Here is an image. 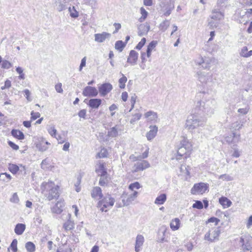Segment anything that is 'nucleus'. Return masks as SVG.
I'll return each instance as SVG.
<instances>
[{"instance_id":"32","label":"nucleus","mask_w":252,"mask_h":252,"mask_svg":"<svg viewBox=\"0 0 252 252\" xmlns=\"http://www.w3.org/2000/svg\"><path fill=\"white\" fill-rule=\"evenodd\" d=\"M109 179L108 174L100 176L99 185L102 187L106 186L108 183Z\"/></svg>"},{"instance_id":"27","label":"nucleus","mask_w":252,"mask_h":252,"mask_svg":"<svg viewBox=\"0 0 252 252\" xmlns=\"http://www.w3.org/2000/svg\"><path fill=\"white\" fill-rule=\"evenodd\" d=\"M145 116L148 120L151 122L156 121L158 119L157 113L149 111L145 114Z\"/></svg>"},{"instance_id":"49","label":"nucleus","mask_w":252,"mask_h":252,"mask_svg":"<svg viewBox=\"0 0 252 252\" xmlns=\"http://www.w3.org/2000/svg\"><path fill=\"white\" fill-rule=\"evenodd\" d=\"M142 116V114L140 113H136L132 115V118L130 120V122L131 124H133L136 121L139 120Z\"/></svg>"},{"instance_id":"56","label":"nucleus","mask_w":252,"mask_h":252,"mask_svg":"<svg viewBox=\"0 0 252 252\" xmlns=\"http://www.w3.org/2000/svg\"><path fill=\"white\" fill-rule=\"evenodd\" d=\"M140 188V185L137 182L130 184L128 187V189L131 190H133L134 189H139Z\"/></svg>"},{"instance_id":"45","label":"nucleus","mask_w":252,"mask_h":252,"mask_svg":"<svg viewBox=\"0 0 252 252\" xmlns=\"http://www.w3.org/2000/svg\"><path fill=\"white\" fill-rule=\"evenodd\" d=\"M68 11L70 12V16L72 18H77L79 16L78 12L75 9L74 6L72 7L71 8L70 7L68 8Z\"/></svg>"},{"instance_id":"46","label":"nucleus","mask_w":252,"mask_h":252,"mask_svg":"<svg viewBox=\"0 0 252 252\" xmlns=\"http://www.w3.org/2000/svg\"><path fill=\"white\" fill-rule=\"evenodd\" d=\"M36 147L39 150V151L41 152L45 151L48 148V146L46 145V144H44L43 141L37 144L36 145Z\"/></svg>"},{"instance_id":"39","label":"nucleus","mask_w":252,"mask_h":252,"mask_svg":"<svg viewBox=\"0 0 252 252\" xmlns=\"http://www.w3.org/2000/svg\"><path fill=\"white\" fill-rule=\"evenodd\" d=\"M241 55L246 58L249 57L252 55V50L248 51L247 47L245 46L241 50Z\"/></svg>"},{"instance_id":"7","label":"nucleus","mask_w":252,"mask_h":252,"mask_svg":"<svg viewBox=\"0 0 252 252\" xmlns=\"http://www.w3.org/2000/svg\"><path fill=\"white\" fill-rule=\"evenodd\" d=\"M208 186L206 184L200 183L196 184L191 189L192 194L200 193L203 194L208 189Z\"/></svg>"},{"instance_id":"5","label":"nucleus","mask_w":252,"mask_h":252,"mask_svg":"<svg viewBox=\"0 0 252 252\" xmlns=\"http://www.w3.org/2000/svg\"><path fill=\"white\" fill-rule=\"evenodd\" d=\"M240 243L244 252L249 251L252 246V237L249 235H243L240 237Z\"/></svg>"},{"instance_id":"31","label":"nucleus","mask_w":252,"mask_h":252,"mask_svg":"<svg viewBox=\"0 0 252 252\" xmlns=\"http://www.w3.org/2000/svg\"><path fill=\"white\" fill-rule=\"evenodd\" d=\"M69 217L68 220L64 223L63 228L66 230H70L74 228V222L70 220V215L68 214Z\"/></svg>"},{"instance_id":"52","label":"nucleus","mask_w":252,"mask_h":252,"mask_svg":"<svg viewBox=\"0 0 252 252\" xmlns=\"http://www.w3.org/2000/svg\"><path fill=\"white\" fill-rule=\"evenodd\" d=\"M140 12L142 15V17L140 18V21L142 22L143 20H145L148 15V12L146 10L143 8L141 7L140 8Z\"/></svg>"},{"instance_id":"20","label":"nucleus","mask_w":252,"mask_h":252,"mask_svg":"<svg viewBox=\"0 0 252 252\" xmlns=\"http://www.w3.org/2000/svg\"><path fill=\"white\" fill-rule=\"evenodd\" d=\"M150 30V26L141 24L138 28V34L140 36L147 34Z\"/></svg>"},{"instance_id":"19","label":"nucleus","mask_w":252,"mask_h":252,"mask_svg":"<svg viewBox=\"0 0 252 252\" xmlns=\"http://www.w3.org/2000/svg\"><path fill=\"white\" fill-rule=\"evenodd\" d=\"M95 172L98 174L99 176L107 175V169L105 168L104 163L99 162L98 167L95 169Z\"/></svg>"},{"instance_id":"28","label":"nucleus","mask_w":252,"mask_h":252,"mask_svg":"<svg viewBox=\"0 0 252 252\" xmlns=\"http://www.w3.org/2000/svg\"><path fill=\"white\" fill-rule=\"evenodd\" d=\"M166 199L167 197L166 194L162 193L156 198L155 203L157 205L163 204L166 201Z\"/></svg>"},{"instance_id":"59","label":"nucleus","mask_w":252,"mask_h":252,"mask_svg":"<svg viewBox=\"0 0 252 252\" xmlns=\"http://www.w3.org/2000/svg\"><path fill=\"white\" fill-rule=\"evenodd\" d=\"M249 109V107H246L244 108H239L238 110V112L242 115H246L248 113Z\"/></svg>"},{"instance_id":"64","label":"nucleus","mask_w":252,"mask_h":252,"mask_svg":"<svg viewBox=\"0 0 252 252\" xmlns=\"http://www.w3.org/2000/svg\"><path fill=\"white\" fill-rule=\"evenodd\" d=\"M8 144L13 150H17L19 149V147L18 145H16L14 142H13L11 141H8Z\"/></svg>"},{"instance_id":"51","label":"nucleus","mask_w":252,"mask_h":252,"mask_svg":"<svg viewBox=\"0 0 252 252\" xmlns=\"http://www.w3.org/2000/svg\"><path fill=\"white\" fill-rule=\"evenodd\" d=\"M219 179H221L223 181H232L233 179L230 176H229V175L226 174L220 175V176H219Z\"/></svg>"},{"instance_id":"18","label":"nucleus","mask_w":252,"mask_h":252,"mask_svg":"<svg viewBox=\"0 0 252 252\" xmlns=\"http://www.w3.org/2000/svg\"><path fill=\"white\" fill-rule=\"evenodd\" d=\"M190 152L191 151H187V150H186V149L179 146V147L178 148L177 151L178 155L177 157V159H181V158L184 155L185 156V158H187L189 156Z\"/></svg>"},{"instance_id":"40","label":"nucleus","mask_w":252,"mask_h":252,"mask_svg":"<svg viewBox=\"0 0 252 252\" xmlns=\"http://www.w3.org/2000/svg\"><path fill=\"white\" fill-rule=\"evenodd\" d=\"M25 247L29 252H34L35 251V245L32 242L26 243Z\"/></svg>"},{"instance_id":"4","label":"nucleus","mask_w":252,"mask_h":252,"mask_svg":"<svg viewBox=\"0 0 252 252\" xmlns=\"http://www.w3.org/2000/svg\"><path fill=\"white\" fill-rule=\"evenodd\" d=\"M46 188L48 189L46 197L48 200L50 201L54 199H57L59 196V189L58 186H55L54 182L51 181L46 184Z\"/></svg>"},{"instance_id":"17","label":"nucleus","mask_w":252,"mask_h":252,"mask_svg":"<svg viewBox=\"0 0 252 252\" xmlns=\"http://www.w3.org/2000/svg\"><path fill=\"white\" fill-rule=\"evenodd\" d=\"M102 100L100 98H91L87 105L92 109H97L101 105Z\"/></svg>"},{"instance_id":"12","label":"nucleus","mask_w":252,"mask_h":252,"mask_svg":"<svg viewBox=\"0 0 252 252\" xmlns=\"http://www.w3.org/2000/svg\"><path fill=\"white\" fill-rule=\"evenodd\" d=\"M91 196L94 199H101L103 196L101 188L99 187H94L91 191Z\"/></svg>"},{"instance_id":"21","label":"nucleus","mask_w":252,"mask_h":252,"mask_svg":"<svg viewBox=\"0 0 252 252\" xmlns=\"http://www.w3.org/2000/svg\"><path fill=\"white\" fill-rule=\"evenodd\" d=\"M223 17V13L219 9H214L212 10L211 18L215 20H220Z\"/></svg>"},{"instance_id":"35","label":"nucleus","mask_w":252,"mask_h":252,"mask_svg":"<svg viewBox=\"0 0 252 252\" xmlns=\"http://www.w3.org/2000/svg\"><path fill=\"white\" fill-rule=\"evenodd\" d=\"M118 135V131L116 126H114L110 128L108 131L107 136L110 137H116Z\"/></svg>"},{"instance_id":"50","label":"nucleus","mask_w":252,"mask_h":252,"mask_svg":"<svg viewBox=\"0 0 252 252\" xmlns=\"http://www.w3.org/2000/svg\"><path fill=\"white\" fill-rule=\"evenodd\" d=\"M17 240L16 239H14L12 242H11L10 247L11 249V250L13 252H17Z\"/></svg>"},{"instance_id":"58","label":"nucleus","mask_w":252,"mask_h":252,"mask_svg":"<svg viewBox=\"0 0 252 252\" xmlns=\"http://www.w3.org/2000/svg\"><path fill=\"white\" fill-rule=\"evenodd\" d=\"M31 119L32 120H35L36 119L38 118L40 116V114L39 112H34L33 111H32L31 113Z\"/></svg>"},{"instance_id":"38","label":"nucleus","mask_w":252,"mask_h":252,"mask_svg":"<svg viewBox=\"0 0 252 252\" xmlns=\"http://www.w3.org/2000/svg\"><path fill=\"white\" fill-rule=\"evenodd\" d=\"M120 74L122 75V77L119 79V87L121 89H124L126 86L125 83L127 79L122 72H120Z\"/></svg>"},{"instance_id":"22","label":"nucleus","mask_w":252,"mask_h":252,"mask_svg":"<svg viewBox=\"0 0 252 252\" xmlns=\"http://www.w3.org/2000/svg\"><path fill=\"white\" fill-rule=\"evenodd\" d=\"M180 146L186 149L187 151H191L192 145L189 141L187 138L184 137L180 142Z\"/></svg>"},{"instance_id":"33","label":"nucleus","mask_w":252,"mask_h":252,"mask_svg":"<svg viewBox=\"0 0 252 252\" xmlns=\"http://www.w3.org/2000/svg\"><path fill=\"white\" fill-rule=\"evenodd\" d=\"M126 45V43L124 42L122 40H118L115 44V48L119 52H122Z\"/></svg>"},{"instance_id":"24","label":"nucleus","mask_w":252,"mask_h":252,"mask_svg":"<svg viewBox=\"0 0 252 252\" xmlns=\"http://www.w3.org/2000/svg\"><path fill=\"white\" fill-rule=\"evenodd\" d=\"M26 229V225L24 223H18L14 228L15 233L18 235H22Z\"/></svg>"},{"instance_id":"44","label":"nucleus","mask_w":252,"mask_h":252,"mask_svg":"<svg viewBox=\"0 0 252 252\" xmlns=\"http://www.w3.org/2000/svg\"><path fill=\"white\" fill-rule=\"evenodd\" d=\"M108 156L107 150L105 148H102L100 152L97 154V158H105Z\"/></svg>"},{"instance_id":"53","label":"nucleus","mask_w":252,"mask_h":252,"mask_svg":"<svg viewBox=\"0 0 252 252\" xmlns=\"http://www.w3.org/2000/svg\"><path fill=\"white\" fill-rule=\"evenodd\" d=\"M49 164V160L47 158H45L41 162V167L43 169H47L49 168L48 165Z\"/></svg>"},{"instance_id":"37","label":"nucleus","mask_w":252,"mask_h":252,"mask_svg":"<svg viewBox=\"0 0 252 252\" xmlns=\"http://www.w3.org/2000/svg\"><path fill=\"white\" fill-rule=\"evenodd\" d=\"M244 124V122H238L236 121L232 124L231 128L234 130H239L243 126Z\"/></svg>"},{"instance_id":"57","label":"nucleus","mask_w":252,"mask_h":252,"mask_svg":"<svg viewBox=\"0 0 252 252\" xmlns=\"http://www.w3.org/2000/svg\"><path fill=\"white\" fill-rule=\"evenodd\" d=\"M66 2V0H63V3H62V2H60L58 6V7H57V9L59 11H62L64 9H65L66 8V5L65 4V3Z\"/></svg>"},{"instance_id":"55","label":"nucleus","mask_w":252,"mask_h":252,"mask_svg":"<svg viewBox=\"0 0 252 252\" xmlns=\"http://www.w3.org/2000/svg\"><path fill=\"white\" fill-rule=\"evenodd\" d=\"M192 207L193 208H196V209H201L203 207V205L202 202L201 201L197 200L192 205Z\"/></svg>"},{"instance_id":"2","label":"nucleus","mask_w":252,"mask_h":252,"mask_svg":"<svg viewBox=\"0 0 252 252\" xmlns=\"http://www.w3.org/2000/svg\"><path fill=\"white\" fill-rule=\"evenodd\" d=\"M204 124V119L201 116L195 113L188 116L186 122V127L188 130L192 131L199 126H203Z\"/></svg>"},{"instance_id":"41","label":"nucleus","mask_w":252,"mask_h":252,"mask_svg":"<svg viewBox=\"0 0 252 252\" xmlns=\"http://www.w3.org/2000/svg\"><path fill=\"white\" fill-rule=\"evenodd\" d=\"M8 169L12 174H16L19 170V167L14 164H9Z\"/></svg>"},{"instance_id":"14","label":"nucleus","mask_w":252,"mask_h":252,"mask_svg":"<svg viewBox=\"0 0 252 252\" xmlns=\"http://www.w3.org/2000/svg\"><path fill=\"white\" fill-rule=\"evenodd\" d=\"M212 62V60L210 58H205V59H203L201 57L200 59V61L198 62L197 63L201 65L204 69H209L211 66Z\"/></svg>"},{"instance_id":"16","label":"nucleus","mask_w":252,"mask_h":252,"mask_svg":"<svg viewBox=\"0 0 252 252\" xmlns=\"http://www.w3.org/2000/svg\"><path fill=\"white\" fill-rule=\"evenodd\" d=\"M150 131L146 134V137L148 140L154 139L157 135L158 128L156 126H150Z\"/></svg>"},{"instance_id":"6","label":"nucleus","mask_w":252,"mask_h":252,"mask_svg":"<svg viewBox=\"0 0 252 252\" xmlns=\"http://www.w3.org/2000/svg\"><path fill=\"white\" fill-rule=\"evenodd\" d=\"M212 74L210 72L198 71L196 72L195 77L198 81L202 84L206 83L212 79Z\"/></svg>"},{"instance_id":"25","label":"nucleus","mask_w":252,"mask_h":252,"mask_svg":"<svg viewBox=\"0 0 252 252\" xmlns=\"http://www.w3.org/2000/svg\"><path fill=\"white\" fill-rule=\"evenodd\" d=\"M11 133L13 137L19 140H23L25 138L23 132L19 130L13 129L11 130Z\"/></svg>"},{"instance_id":"9","label":"nucleus","mask_w":252,"mask_h":252,"mask_svg":"<svg viewBox=\"0 0 252 252\" xmlns=\"http://www.w3.org/2000/svg\"><path fill=\"white\" fill-rule=\"evenodd\" d=\"M113 89L112 85L109 83H105L98 87V91L101 96H104Z\"/></svg>"},{"instance_id":"63","label":"nucleus","mask_w":252,"mask_h":252,"mask_svg":"<svg viewBox=\"0 0 252 252\" xmlns=\"http://www.w3.org/2000/svg\"><path fill=\"white\" fill-rule=\"evenodd\" d=\"M86 113H87V111L86 109H82V110H81L78 112V115L80 118H82L85 119L86 117Z\"/></svg>"},{"instance_id":"54","label":"nucleus","mask_w":252,"mask_h":252,"mask_svg":"<svg viewBox=\"0 0 252 252\" xmlns=\"http://www.w3.org/2000/svg\"><path fill=\"white\" fill-rule=\"evenodd\" d=\"M146 41V38H142L141 40L138 43V44L136 46L135 48L137 50H140L145 45Z\"/></svg>"},{"instance_id":"13","label":"nucleus","mask_w":252,"mask_h":252,"mask_svg":"<svg viewBox=\"0 0 252 252\" xmlns=\"http://www.w3.org/2000/svg\"><path fill=\"white\" fill-rule=\"evenodd\" d=\"M144 242V237L142 235H137L135 244V251L136 252H139L141 251V247L143 245Z\"/></svg>"},{"instance_id":"48","label":"nucleus","mask_w":252,"mask_h":252,"mask_svg":"<svg viewBox=\"0 0 252 252\" xmlns=\"http://www.w3.org/2000/svg\"><path fill=\"white\" fill-rule=\"evenodd\" d=\"M231 148L234 150V152L232 154V156L235 158H239L240 156V154L238 149L237 148V145H233L231 147Z\"/></svg>"},{"instance_id":"62","label":"nucleus","mask_w":252,"mask_h":252,"mask_svg":"<svg viewBox=\"0 0 252 252\" xmlns=\"http://www.w3.org/2000/svg\"><path fill=\"white\" fill-rule=\"evenodd\" d=\"M220 220L219 219L214 217H212L208 220L207 222H215V225H217L218 224V223L220 222Z\"/></svg>"},{"instance_id":"8","label":"nucleus","mask_w":252,"mask_h":252,"mask_svg":"<svg viewBox=\"0 0 252 252\" xmlns=\"http://www.w3.org/2000/svg\"><path fill=\"white\" fill-rule=\"evenodd\" d=\"M82 94L84 96L94 97L98 94V91L95 87L88 86L84 88Z\"/></svg>"},{"instance_id":"43","label":"nucleus","mask_w":252,"mask_h":252,"mask_svg":"<svg viewBox=\"0 0 252 252\" xmlns=\"http://www.w3.org/2000/svg\"><path fill=\"white\" fill-rule=\"evenodd\" d=\"M220 231L219 228L215 229L211 234L212 239H214V242L219 240V237L220 235Z\"/></svg>"},{"instance_id":"1","label":"nucleus","mask_w":252,"mask_h":252,"mask_svg":"<svg viewBox=\"0 0 252 252\" xmlns=\"http://www.w3.org/2000/svg\"><path fill=\"white\" fill-rule=\"evenodd\" d=\"M216 101L213 99L199 101L195 105V113L200 116H211L214 113Z\"/></svg>"},{"instance_id":"61","label":"nucleus","mask_w":252,"mask_h":252,"mask_svg":"<svg viewBox=\"0 0 252 252\" xmlns=\"http://www.w3.org/2000/svg\"><path fill=\"white\" fill-rule=\"evenodd\" d=\"M19 201V199L17 193H14L12 197L10 198V201L13 203H18Z\"/></svg>"},{"instance_id":"29","label":"nucleus","mask_w":252,"mask_h":252,"mask_svg":"<svg viewBox=\"0 0 252 252\" xmlns=\"http://www.w3.org/2000/svg\"><path fill=\"white\" fill-rule=\"evenodd\" d=\"M138 192L134 191L133 193L130 194L129 197L127 198L126 201L124 199L123 200L124 206L128 205L137 196Z\"/></svg>"},{"instance_id":"60","label":"nucleus","mask_w":252,"mask_h":252,"mask_svg":"<svg viewBox=\"0 0 252 252\" xmlns=\"http://www.w3.org/2000/svg\"><path fill=\"white\" fill-rule=\"evenodd\" d=\"M137 96L135 95V94H134L133 95L131 96L130 98V102L131 104V107L129 111H131V110L134 108V104L136 102V99Z\"/></svg>"},{"instance_id":"36","label":"nucleus","mask_w":252,"mask_h":252,"mask_svg":"<svg viewBox=\"0 0 252 252\" xmlns=\"http://www.w3.org/2000/svg\"><path fill=\"white\" fill-rule=\"evenodd\" d=\"M170 25V21L167 20H165L161 23L159 26V28L160 31L165 32Z\"/></svg>"},{"instance_id":"26","label":"nucleus","mask_w":252,"mask_h":252,"mask_svg":"<svg viewBox=\"0 0 252 252\" xmlns=\"http://www.w3.org/2000/svg\"><path fill=\"white\" fill-rule=\"evenodd\" d=\"M219 203L223 206L224 208L229 207L232 204V202L226 197L222 196L219 198Z\"/></svg>"},{"instance_id":"34","label":"nucleus","mask_w":252,"mask_h":252,"mask_svg":"<svg viewBox=\"0 0 252 252\" xmlns=\"http://www.w3.org/2000/svg\"><path fill=\"white\" fill-rule=\"evenodd\" d=\"M174 8V5L173 3V1H171L170 0L169 1V4L165 8V12L164 13V15L165 16H168L171 13V11Z\"/></svg>"},{"instance_id":"42","label":"nucleus","mask_w":252,"mask_h":252,"mask_svg":"<svg viewBox=\"0 0 252 252\" xmlns=\"http://www.w3.org/2000/svg\"><path fill=\"white\" fill-rule=\"evenodd\" d=\"M47 131L50 135L54 137H56L57 130L54 126H50L47 128Z\"/></svg>"},{"instance_id":"47","label":"nucleus","mask_w":252,"mask_h":252,"mask_svg":"<svg viewBox=\"0 0 252 252\" xmlns=\"http://www.w3.org/2000/svg\"><path fill=\"white\" fill-rule=\"evenodd\" d=\"M1 63V68L3 69H9L12 67V64L11 63L7 60H2Z\"/></svg>"},{"instance_id":"10","label":"nucleus","mask_w":252,"mask_h":252,"mask_svg":"<svg viewBox=\"0 0 252 252\" xmlns=\"http://www.w3.org/2000/svg\"><path fill=\"white\" fill-rule=\"evenodd\" d=\"M150 167V164L147 160H143L141 162H137L133 167V172H137L143 171Z\"/></svg>"},{"instance_id":"30","label":"nucleus","mask_w":252,"mask_h":252,"mask_svg":"<svg viewBox=\"0 0 252 252\" xmlns=\"http://www.w3.org/2000/svg\"><path fill=\"white\" fill-rule=\"evenodd\" d=\"M180 220L178 218H175L170 222V226L172 230H177L179 228Z\"/></svg>"},{"instance_id":"3","label":"nucleus","mask_w":252,"mask_h":252,"mask_svg":"<svg viewBox=\"0 0 252 252\" xmlns=\"http://www.w3.org/2000/svg\"><path fill=\"white\" fill-rule=\"evenodd\" d=\"M115 201V199L108 194L98 201L97 207L100 208V210L102 212H106L107 210H105L104 209L109 207H112L114 205Z\"/></svg>"},{"instance_id":"11","label":"nucleus","mask_w":252,"mask_h":252,"mask_svg":"<svg viewBox=\"0 0 252 252\" xmlns=\"http://www.w3.org/2000/svg\"><path fill=\"white\" fill-rule=\"evenodd\" d=\"M94 36L95 41L102 43L104 42L106 39H109L111 37V34L106 32H102L101 33L94 34Z\"/></svg>"},{"instance_id":"15","label":"nucleus","mask_w":252,"mask_h":252,"mask_svg":"<svg viewBox=\"0 0 252 252\" xmlns=\"http://www.w3.org/2000/svg\"><path fill=\"white\" fill-rule=\"evenodd\" d=\"M138 57V54L135 50H131L127 59V62L131 65H134L136 63Z\"/></svg>"},{"instance_id":"23","label":"nucleus","mask_w":252,"mask_h":252,"mask_svg":"<svg viewBox=\"0 0 252 252\" xmlns=\"http://www.w3.org/2000/svg\"><path fill=\"white\" fill-rule=\"evenodd\" d=\"M158 41L156 40H153L149 44L146 50V55L148 58L151 57L152 51L156 47Z\"/></svg>"}]
</instances>
